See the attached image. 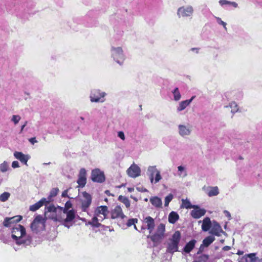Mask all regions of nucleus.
<instances>
[{
  "mask_svg": "<svg viewBox=\"0 0 262 262\" xmlns=\"http://www.w3.org/2000/svg\"><path fill=\"white\" fill-rule=\"evenodd\" d=\"M12 238L13 242L18 246L26 247L32 242V237L27 235L26 229L20 225H15L12 230Z\"/></svg>",
  "mask_w": 262,
  "mask_h": 262,
  "instance_id": "1",
  "label": "nucleus"
},
{
  "mask_svg": "<svg viewBox=\"0 0 262 262\" xmlns=\"http://www.w3.org/2000/svg\"><path fill=\"white\" fill-rule=\"evenodd\" d=\"M62 207L58 206L56 207L53 204H46L45 214L47 219H50L54 221L58 222L63 224L65 227L69 228L71 224H66V219L62 214Z\"/></svg>",
  "mask_w": 262,
  "mask_h": 262,
  "instance_id": "2",
  "label": "nucleus"
},
{
  "mask_svg": "<svg viewBox=\"0 0 262 262\" xmlns=\"http://www.w3.org/2000/svg\"><path fill=\"white\" fill-rule=\"evenodd\" d=\"M110 55L113 60L120 66L124 64L126 59L124 48L123 46L111 45L110 48Z\"/></svg>",
  "mask_w": 262,
  "mask_h": 262,
  "instance_id": "3",
  "label": "nucleus"
},
{
  "mask_svg": "<svg viewBox=\"0 0 262 262\" xmlns=\"http://www.w3.org/2000/svg\"><path fill=\"white\" fill-rule=\"evenodd\" d=\"M181 234L179 231H176L170 238L167 243L166 252L170 254L179 251V244L180 242Z\"/></svg>",
  "mask_w": 262,
  "mask_h": 262,
  "instance_id": "4",
  "label": "nucleus"
},
{
  "mask_svg": "<svg viewBox=\"0 0 262 262\" xmlns=\"http://www.w3.org/2000/svg\"><path fill=\"white\" fill-rule=\"evenodd\" d=\"M72 204L70 201L66 203L64 208L62 207V213L65 217L66 225L67 223H68L72 225V223L75 218L76 212L74 209H72Z\"/></svg>",
  "mask_w": 262,
  "mask_h": 262,
  "instance_id": "5",
  "label": "nucleus"
},
{
  "mask_svg": "<svg viewBox=\"0 0 262 262\" xmlns=\"http://www.w3.org/2000/svg\"><path fill=\"white\" fill-rule=\"evenodd\" d=\"M146 174L151 184H156L162 179L160 171L157 169L156 166H148Z\"/></svg>",
  "mask_w": 262,
  "mask_h": 262,
  "instance_id": "6",
  "label": "nucleus"
},
{
  "mask_svg": "<svg viewBox=\"0 0 262 262\" xmlns=\"http://www.w3.org/2000/svg\"><path fill=\"white\" fill-rule=\"evenodd\" d=\"M107 94L99 89H94L91 91L90 99L91 102L103 103L105 101Z\"/></svg>",
  "mask_w": 262,
  "mask_h": 262,
  "instance_id": "7",
  "label": "nucleus"
},
{
  "mask_svg": "<svg viewBox=\"0 0 262 262\" xmlns=\"http://www.w3.org/2000/svg\"><path fill=\"white\" fill-rule=\"evenodd\" d=\"M194 13V9L191 5L179 7L177 12L178 17L180 18H191Z\"/></svg>",
  "mask_w": 262,
  "mask_h": 262,
  "instance_id": "8",
  "label": "nucleus"
},
{
  "mask_svg": "<svg viewBox=\"0 0 262 262\" xmlns=\"http://www.w3.org/2000/svg\"><path fill=\"white\" fill-rule=\"evenodd\" d=\"M178 134L182 138L190 136L192 132V126L189 123H181L178 125Z\"/></svg>",
  "mask_w": 262,
  "mask_h": 262,
  "instance_id": "9",
  "label": "nucleus"
},
{
  "mask_svg": "<svg viewBox=\"0 0 262 262\" xmlns=\"http://www.w3.org/2000/svg\"><path fill=\"white\" fill-rule=\"evenodd\" d=\"M165 231V225L161 223L158 225L156 232L152 235H149L148 238H150L154 243H158L163 238Z\"/></svg>",
  "mask_w": 262,
  "mask_h": 262,
  "instance_id": "10",
  "label": "nucleus"
},
{
  "mask_svg": "<svg viewBox=\"0 0 262 262\" xmlns=\"http://www.w3.org/2000/svg\"><path fill=\"white\" fill-rule=\"evenodd\" d=\"M31 229L34 232H38L45 228L44 222L41 216H37L31 224Z\"/></svg>",
  "mask_w": 262,
  "mask_h": 262,
  "instance_id": "11",
  "label": "nucleus"
},
{
  "mask_svg": "<svg viewBox=\"0 0 262 262\" xmlns=\"http://www.w3.org/2000/svg\"><path fill=\"white\" fill-rule=\"evenodd\" d=\"M91 179L93 182L102 183L105 180L104 174L99 169H95L92 171Z\"/></svg>",
  "mask_w": 262,
  "mask_h": 262,
  "instance_id": "12",
  "label": "nucleus"
},
{
  "mask_svg": "<svg viewBox=\"0 0 262 262\" xmlns=\"http://www.w3.org/2000/svg\"><path fill=\"white\" fill-rule=\"evenodd\" d=\"M108 213V208L106 206H100L96 208L94 215L103 221L106 218Z\"/></svg>",
  "mask_w": 262,
  "mask_h": 262,
  "instance_id": "13",
  "label": "nucleus"
},
{
  "mask_svg": "<svg viewBox=\"0 0 262 262\" xmlns=\"http://www.w3.org/2000/svg\"><path fill=\"white\" fill-rule=\"evenodd\" d=\"M82 195V198L81 199L82 210L86 211L92 203V197L86 192H83Z\"/></svg>",
  "mask_w": 262,
  "mask_h": 262,
  "instance_id": "14",
  "label": "nucleus"
},
{
  "mask_svg": "<svg viewBox=\"0 0 262 262\" xmlns=\"http://www.w3.org/2000/svg\"><path fill=\"white\" fill-rule=\"evenodd\" d=\"M111 217L113 219H120L123 220L126 218V216L124 214L122 209L120 206H116L111 212Z\"/></svg>",
  "mask_w": 262,
  "mask_h": 262,
  "instance_id": "15",
  "label": "nucleus"
},
{
  "mask_svg": "<svg viewBox=\"0 0 262 262\" xmlns=\"http://www.w3.org/2000/svg\"><path fill=\"white\" fill-rule=\"evenodd\" d=\"M127 174L132 178L139 177L141 173L140 168L136 164H132L127 170Z\"/></svg>",
  "mask_w": 262,
  "mask_h": 262,
  "instance_id": "16",
  "label": "nucleus"
},
{
  "mask_svg": "<svg viewBox=\"0 0 262 262\" xmlns=\"http://www.w3.org/2000/svg\"><path fill=\"white\" fill-rule=\"evenodd\" d=\"M22 219L20 215H16L12 217H6L4 219L3 225L6 227L11 226L13 224L19 222Z\"/></svg>",
  "mask_w": 262,
  "mask_h": 262,
  "instance_id": "17",
  "label": "nucleus"
},
{
  "mask_svg": "<svg viewBox=\"0 0 262 262\" xmlns=\"http://www.w3.org/2000/svg\"><path fill=\"white\" fill-rule=\"evenodd\" d=\"M192 208L193 210L191 211V215L194 219L200 218L204 215L206 212L205 209L201 208L197 205H194Z\"/></svg>",
  "mask_w": 262,
  "mask_h": 262,
  "instance_id": "18",
  "label": "nucleus"
},
{
  "mask_svg": "<svg viewBox=\"0 0 262 262\" xmlns=\"http://www.w3.org/2000/svg\"><path fill=\"white\" fill-rule=\"evenodd\" d=\"M86 172L85 169L84 168H81L79 172L78 179L77 182L81 187H84L86 184Z\"/></svg>",
  "mask_w": 262,
  "mask_h": 262,
  "instance_id": "19",
  "label": "nucleus"
},
{
  "mask_svg": "<svg viewBox=\"0 0 262 262\" xmlns=\"http://www.w3.org/2000/svg\"><path fill=\"white\" fill-rule=\"evenodd\" d=\"M14 157L19 160L21 163L27 165V162L30 158V156L28 155H25L21 152L15 151L14 152Z\"/></svg>",
  "mask_w": 262,
  "mask_h": 262,
  "instance_id": "20",
  "label": "nucleus"
},
{
  "mask_svg": "<svg viewBox=\"0 0 262 262\" xmlns=\"http://www.w3.org/2000/svg\"><path fill=\"white\" fill-rule=\"evenodd\" d=\"M203 189L210 197L216 196L219 194L220 192L219 189L217 186H209L207 187H204Z\"/></svg>",
  "mask_w": 262,
  "mask_h": 262,
  "instance_id": "21",
  "label": "nucleus"
},
{
  "mask_svg": "<svg viewBox=\"0 0 262 262\" xmlns=\"http://www.w3.org/2000/svg\"><path fill=\"white\" fill-rule=\"evenodd\" d=\"M211 230L209 232L210 233L216 235L220 236V233L223 232L221 226L216 222H213L211 227Z\"/></svg>",
  "mask_w": 262,
  "mask_h": 262,
  "instance_id": "22",
  "label": "nucleus"
},
{
  "mask_svg": "<svg viewBox=\"0 0 262 262\" xmlns=\"http://www.w3.org/2000/svg\"><path fill=\"white\" fill-rule=\"evenodd\" d=\"M195 97V96H193L190 99L181 101L177 107V112H180L185 110L189 105Z\"/></svg>",
  "mask_w": 262,
  "mask_h": 262,
  "instance_id": "23",
  "label": "nucleus"
},
{
  "mask_svg": "<svg viewBox=\"0 0 262 262\" xmlns=\"http://www.w3.org/2000/svg\"><path fill=\"white\" fill-rule=\"evenodd\" d=\"M257 258L255 253H251L246 255L239 259V262H257Z\"/></svg>",
  "mask_w": 262,
  "mask_h": 262,
  "instance_id": "24",
  "label": "nucleus"
},
{
  "mask_svg": "<svg viewBox=\"0 0 262 262\" xmlns=\"http://www.w3.org/2000/svg\"><path fill=\"white\" fill-rule=\"evenodd\" d=\"M47 199L46 198H42L40 201H39L38 202L36 203L35 204L31 205L30 206V210L32 211H35L36 210L39 209L42 206L45 205L46 206V204L48 205L47 203Z\"/></svg>",
  "mask_w": 262,
  "mask_h": 262,
  "instance_id": "25",
  "label": "nucleus"
},
{
  "mask_svg": "<svg viewBox=\"0 0 262 262\" xmlns=\"http://www.w3.org/2000/svg\"><path fill=\"white\" fill-rule=\"evenodd\" d=\"M144 222L146 224L147 228L149 230V233H151L155 226L154 219L150 216H147L144 219Z\"/></svg>",
  "mask_w": 262,
  "mask_h": 262,
  "instance_id": "26",
  "label": "nucleus"
},
{
  "mask_svg": "<svg viewBox=\"0 0 262 262\" xmlns=\"http://www.w3.org/2000/svg\"><path fill=\"white\" fill-rule=\"evenodd\" d=\"M196 243V240L195 239H192L190 242H189L188 243L186 244V245L184 247L183 251H182V253L183 252L189 253H190L193 249L194 248L195 245Z\"/></svg>",
  "mask_w": 262,
  "mask_h": 262,
  "instance_id": "27",
  "label": "nucleus"
},
{
  "mask_svg": "<svg viewBox=\"0 0 262 262\" xmlns=\"http://www.w3.org/2000/svg\"><path fill=\"white\" fill-rule=\"evenodd\" d=\"M211 225L212 223L210 218L208 217H206L203 220L202 229L203 231H207L211 228Z\"/></svg>",
  "mask_w": 262,
  "mask_h": 262,
  "instance_id": "28",
  "label": "nucleus"
},
{
  "mask_svg": "<svg viewBox=\"0 0 262 262\" xmlns=\"http://www.w3.org/2000/svg\"><path fill=\"white\" fill-rule=\"evenodd\" d=\"M149 201L151 204L156 208H161L162 205L161 199L158 196H153L150 198Z\"/></svg>",
  "mask_w": 262,
  "mask_h": 262,
  "instance_id": "29",
  "label": "nucleus"
},
{
  "mask_svg": "<svg viewBox=\"0 0 262 262\" xmlns=\"http://www.w3.org/2000/svg\"><path fill=\"white\" fill-rule=\"evenodd\" d=\"M177 175L180 178H185L187 176V172L186 167L182 165L179 166L178 167Z\"/></svg>",
  "mask_w": 262,
  "mask_h": 262,
  "instance_id": "30",
  "label": "nucleus"
},
{
  "mask_svg": "<svg viewBox=\"0 0 262 262\" xmlns=\"http://www.w3.org/2000/svg\"><path fill=\"white\" fill-rule=\"evenodd\" d=\"M219 4L222 7L227 6V7H233V8H237L238 7V4L234 2H230L227 0H220L219 1Z\"/></svg>",
  "mask_w": 262,
  "mask_h": 262,
  "instance_id": "31",
  "label": "nucleus"
},
{
  "mask_svg": "<svg viewBox=\"0 0 262 262\" xmlns=\"http://www.w3.org/2000/svg\"><path fill=\"white\" fill-rule=\"evenodd\" d=\"M178 214L174 211L170 213L168 216V221L170 223L174 224L179 219Z\"/></svg>",
  "mask_w": 262,
  "mask_h": 262,
  "instance_id": "32",
  "label": "nucleus"
},
{
  "mask_svg": "<svg viewBox=\"0 0 262 262\" xmlns=\"http://www.w3.org/2000/svg\"><path fill=\"white\" fill-rule=\"evenodd\" d=\"M58 190H59L57 188H53L51 190L49 196L48 197V198H46L47 199V203L48 205L50 204V202L52 201V198L53 197H55V196L57 195V194H58Z\"/></svg>",
  "mask_w": 262,
  "mask_h": 262,
  "instance_id": "33",
  "label": "nucleus"
},
{
  "mask_svg": "<svg viewBox=\"0 0 262 262\" xmlns=\"http://www.w3.org/2000/svg\"><path fill=\"white\" fill-rule=\"evenodd\" d=\"M100 219V218L94 215V216L92 218V221L89 222V224L92 226L99 227L101 226V224L98 222L99 221H101Z\"/></svg>",
  "mask_w": 262,
  "mask_h": 262,
  "instance_id": "34",
  "label": "nucleus"
},
{
  "mask_svg": "<svg viewBox=\"0 0 262 262\" xmlns=\"http://www.w3.org/2000/svg\"><path fill=\"white\" fill-rule=\"evenodd\" d=\"M215 240L214 237L212 236H209L204 239L203 241V244L205 247L209 246L211 243H212Z\"/></svg>",
  "mask_w": 262,
  "mask_h": 262,
  "instance_id": "35",
  "label": "nucleus"
},
{
  "mask_svg": "<svg viewBox=\"0 0 262 262\" xmlns=\"http://www.w3.org/2000/svg\"><path fill=\"white\" fill-rule=\"evenodd\" d=\"M173 95V99L178 101L181 98V95L178 88H176L172 92Z\"/></svg>",
  "mask_w": 262,
  "mask_h": 262,
  "instance_id": "36",
  "label": "nucleus"
},
{
  "mask_svg": "<svg viewBox=\"0 0 262 262\" xmlns=\"http://www.w3.org/2000/svg\"><path fill=\"white\" fill-rule=\"evenodd\" d=\"M182 204L181 207L183 208H185L186 209L192 208L194 205H192L191 204L189 200L187 199H182Z\"/></svg>",
  "mask_w": 262,
  "mask_h": 262,
  "instance_id": "37",
  "label": "nucleus"
},
{
  "mask_svg": "<svg viewBox=\"0 0 262 262\" xmlns=\"http://www.w3.org/2000/svg\"><path fill=\"white\" fill-rule=\"evenodd\" d=\"M119 200L123 203L126 208L130 207V201L126 197L120 195L119 196Z\"/></svg>",
  "mask_w": 262,
  "mask_h": 262,
  "instance_id": "38",
  "label": "nucleus"
},
{
  "mask_svg": "<svg viewBox=\"0 0 262 262\" xmlns=\"http://www.w3.org/2000/svg\"><path fill=\"white\" fill-rule=\"evenodd\" d=\"M10 196V193L8 192H4L0 195V201L5 202L7 201Z\"/></svg>",
  "mask_w": 262,
  "mask_h": 262,
  "instance_id": "39",
  "label": "nucleus"
},
{
  "mask_svg": "<svg viewBox=\"0 0 262 262\" xmlns=\"http://www.w3.org/2000/svg\"><path fill=\"white\" fill-rule=\"evenodd\" d=\"M9 163L6 161H4L0 165V171L2 172H6L9 169Z\"/></svg>",
  "mask_w": 262,
  "mask_h": 262,
  "instance_id": "40",
  "label": "nucleus"
},
{
  "mask_svg": "<svg viewBox=\"0 0 262 262\" xmlns=\"http://www.w3.org/2000/svg\"><path fill=\"white\" fill-rule=\"evenodd\" d=\"M173 196L172 194H169L167 196H166L165 198L164 201V205L165 207L168 206L170 202L172 200Z\"/></svg>",
  "mask_w": 262,
  "mask_h": 262,
  "instance_id": "41",
  "label": "nucleus"
},
{
  "mask_svg": "<svg viewBox=\"0 0 262 262\" xmlns=\"http://www.w3.org/2000/svg\"><path fill=\"white\" fill-rule=\"evenodd\" d=\"M215 18L217 24L220 25H222L224 27V29L226 31H227V28L226 27V25H227L226 23H225L224 21L222 20L221 18L220 17H219L215 16Z\"/></svg>",
  "mask_w": 262,
  "mask_h": 262,
  "instance_id": "42",
  "label": "nucleus"
},
{
  "mask_svg": "<svg viewBox=\"0 0 262 262\" xmlns=\"http://www.w3.org/2000/svg\"><path fill=\"white\" fill-rule=\"evenodd\" d=\"M230 107L231 108V112L235 113L238 111L237 105L235 102H232L229 104Z\"/></svg>",
  "mask_w": 262,
  "mask_h": 262,
  "instance_id": "43",
  "label": "nucleus"
},
{
  "mask_svg": "<svg viewBox=\"0 0 262 262\" xmlns=\"http://www.w3.org/2000/svg\"><path fill=\"white\" fill-rule=\"evenodd\" d=\"M21 117L19 115H13L11 118V121L14 122L15 124H17L20 121Z\"/></svg>",
  "mask_w": 262,
  "mask_h": 262,
  "instance_id": "44",
  "label": "nucleus"
},
{
  "mask_svg": "<svg viewBox=\"0 0 262 262\" xmlns=\"http://www.w3.org/2000/svg\"><path fill=\"white\" fill-rule=\"evenodd\" d=\"M137 222H138V219H130L127 221L126 225L127 226V227H130L133 225H134L135 224V223H137Z\"/></svg>",
  "mask_w": 262,
  "mask_h": 262,
  "instance_id": "45",
  "label": "nucleus"
},
{
  "mask_svg": "<svg viewBox=\"0 0 262 262\" xmlns=\"http://www.w3.org/2000/svg\"><path fill=\"white\" fill-rule=\"evenodd\" d=\"M200 258L203 259V261H201V260L196 259L192 262H206V261L208 259V256L206 254H203L200 256Z\"/></svg>",
  "mask_w": 262,
  "mask_h": 262,
  "instance_id": "46",
  "label": "nucleus"
},
{
  "mask_svg": "<svg viewBox=\"0 0 262 262\" xmlns=\"http://www.w3.org/2000/svg\"><path fill=\"white\" fill-rule=\"evenodd\" d=\"M118 137L120 138L121 140H124L125 139V135L124 133L122 131H119L118 132Z\"/></svg>",
  "mask_w": 262,
  "mask_h": 262,
  "instance_id": "47",
  "label": "nucleus"
},
{
  "mask_svg": "<svg viewBox=\"0 0 262 262\" xmlns=\"http://www.w3.org/2000/svg\"><path fill=\"white\" fill-rule=\"evenodd\" d=\"M12 167L13 168H18L19 167V164L18 163V161H14L12 162Z\"/></svg>",
  "mask_w": 262,
  "mask_h": 262,
  "instance_id": "48",
  "label": "nucleus"
},
{
  "mask_svg": "<svg viewBox=\"0 0 262 262\" xmlns=\"http://www.w3.org/2000/svg\"><path fill=\"white\" fill-rule=\"evenodd\" d=\"M205 246L202 244L201 245L200 248H199V251L197 253V254H200V253H201L203 251H204V247Z\"/></svg>",
  "mask_w": 262,
  "mask_h": 262,
  "instance_id": "49",
  "label": "nucleus"
},
{
  "mask_svg": "<svg viewBox=\"0 0 262 262\" xmlns=\"http://www.w3.org/2000/svg\"><path fill=\"white\" fill-rule=\"evenodd\" d=\"M29 141L33 145L37 142V141L35 137L29 139Z\"/></svg>",
  "mask_w": 262,
  "mask_h": 262,
  "instance_id": "50",
  "label": "nucleus"
},
{
  "mask_svg": "<svg viewBox=\"0 0 262 262\" xmlns=\"http://www.w3.org/2000/svg\"><path fill=\"white\" fill-rule=\"evenodd\" d=\"M200 49L197 48H192L191 49V51L192 52H194L196 53H198L199 52Z\"/></svg>",
  "mask_w": 262,
  "mask_h": 262,
  "instance_id": "51",
  "label": "nucleus"
},
{
  "mask_svg": "<svg viewBox=\"0 0 262 262\" xmlns=\"http://www.w3.org/2000/svg\"><path fill=\"white\" fill-rule=\"evenodd\" d=\"M231 249V247L230 246H224L223 248V250L225 251H228L229 250Z\"/></svg>",
  "mask_w": 262,
  "mask_h": 262,
  "instance_id": "52",
  "label": "nucleus"
},
{
  "mask_svg": "<svg viewBox=\"0 0 262 262\" xmlns=\"http://www.w3.org/2000/svg\"><path fill=\"white\" fill-rule=\"evenodd\" d=\"M27 124V121H26L25 122L24 124L21 126L20 133H21L23 132L24 128L26 126Z\"/></svg>",
  "mask_w": 262,
  "mask_h": 262,
  "instance_id": "53",
  "label": "nucleus"
},
{
  "mask_svg": "<svg viewBox=\"0 0 262 262\" xmlns=\"http://www.w3.org/2000/svg\"><path fill=\"white\" fill-rule=\"evenodd\" d=\"M224 213L225 214V215L226 216H227L228 217H230L231 215H230V213H229V212H228V211L227 210H225L224 211Z\"/></svg>",
  "mask_w": 262,
  "mask_h": 262,
  "instance_id": "54",
  "label": "nucleus"
},
{
  "mask_svg": "<svg viewBox=\"0 0 262 262\" xmlns=\"http://www.w3.org/2000/svg\"><path fill=\"white\" fill-rule=\"evenodd\" d=\"M137 189L139 191H142V192H146V191H147V189H146L145 188H144V189H143V188L140 189V188H138H138H137Z\"/></svg>",
  "mask_w": 262,
  "mask_h": 262,
  "instance_id": "55",
  "label": "nucleus"
},
{
  "mask_svg": "<svg viewBox=\"0 0 262 262\" xmlns=\"http://www.w3.org/2000/svg\"><path fill=\"white\" fill-rule=\"evenodd\" d=\"M127 190H128V191L129 192H132L134 191V188H130V187H129V188H127Z\"/></svg>",
  "mask_w": 262,
  "mask_h": 262,
  "instance_id": "56",
  "label": "nucleus"
},
{
  "mask_svg": "<svg viewBox=\"0 0 262 262\" xmlns=\"http://www.w3.org/2000/svg\"><path fill=\"white\" fill-rule=\"evenodd\" d=\"M243 253H244V252L242 251H240V250H238L237 252V254H238V255H242V254H243Z\"/></svg>",
  "mask_w": 262,
  "mask_h": 262,
  "instance_id": "57",
  "label": "nucleus"
},
{
  "mask_svg": "<svg viewBox=\"0 0 262 262\" xmlns=\"http://www.w3.org/2000/svg\"><path fill=\"white\" fill-rule=\"evenodd\" d=\"M67 191H64L62 193V195L63 196H65L67 195Z\"/></svg>",
  "mask_w": 262,
  "mask_h": 262,
  "instance_id": "58",
  "label": "nucleus"
},
{
  "mask_svg": "<svg viewBox=\"0 0 262 262\" xmlns=\"http://www.w3.org/2000/svg\"><path fill=\"white\" fill-rule=\"evenodd\" d=\"M105 193L107 194H110V191L108 190H106L105 191Z\"/></svg>",
  "mask_w": 262,
  "mask_h": 262,
  "instance_id": "59",
  "label": "nucleus"
},
{
  "mask_svg": "<svg viewBox=\"0 0 262 262\" xmlns=\"http://www.w3.org/2000/svg\"><path fill=\"white\" fill-rule=\"evenodd\" d=\"M14 249H15V251H17V250H18V249H19V248H18L15 247H14Z\"/></svg>",
  "mask_w": 262,
  "mask_h": 262,
  "instance_id": "60",
  "label": "nucleus"
},
{
  "mask_svg": "<svg viewBox=\"0 0 262 262\" xmlns=\"http://www.w3.org/2000/svg\"><path fill=\"white\" fill-rule=\"evenodd\" d=\"M50 164V162L43 163L44 165H49Z\"/></svg>",
  "mask_w": 262,
  "mask_h": 262,
  "instance_id": "61",
  "label": "nucleus"
},
{
  "mask_svg": "<svg viewBox=\"0 0 262 262\" xmlns=\"http://www.w3.org/2000/svg\"><path fill=\"white\" fill-rule=\"evenodd\" d=\"M198 260H200L201 261H203V259L200 258V256L198 258Z\"/></svg>",
  "mask_w": 262,
  "mask_h": 262,
  "instance_id": "62",
  "label": "nucleus"
},
{
  "mask_svg": "<svg viewBox=\"0 0 262 262\" xmlns=\"http://www.w3.org/2000/svg\"><path fill=\"white\" fill-rule=\"evenodd\" d=\"M134 228L136 230H138V229L136 227V226L135 225V224L134 225Z\"/></svg>",
  "mask_w": 262,
  "mask_h": 262,
  "instance_id": "63",
  "label": "nucleus"
},
{
  "mask_svg": "<svg viewBox=\"0 0 262 262\" xmlns=\"http://www.w3.org/2000/svg\"><path fill=\"white\" fill-rule=\"evenodd\" d=\"M258 262H262V259L258 260Z\"/></svg>",
  "mask_w": 262,
  "mask_h": 262,
  "instance_id": "64",
  "label": "nucleus"
}]
</instances>
